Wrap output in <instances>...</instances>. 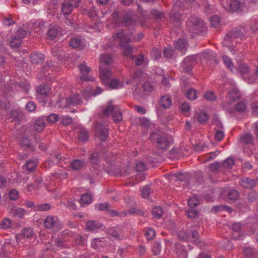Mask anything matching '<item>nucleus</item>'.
Listing matches in <instances>:
<instances>
[{
  "label": "nucleus",
  "instance_id": "4468645a",
  "mask_svg": "<svg viewBox=\"0 0 258 258\" xmlns=\"http://www.w3.org/2000/svg\"><path fill=\"white\" fill-rule=\"evenodd\" d=\"M181 2L177 1L174 5L172 10L170 14V17L174 22H179L181 14L179 11V8Z\"/></svg>",
  "mask_w": 258,
  "mask_h": 258
},
{
  "label": "nucleus",
  "instance_id": "864d4df0",
  "mask_svg": "<svg viewBox=\"0 0 258 258\" xmlns=\"http://www.w3.org/2000/svg\"><path fill=\"white\" fill-rule=\"evenodd\" d=\"M36 166V162L32 160H28L26 163V169L29 172L33 171Z\"/></svg>",
  "mask_w": 258,
  "mask_h": 258
},
{
  "label": "nucleus",
  "instance_id": "dca6fc26",
  "mask_svg": "<svg viewBox=\"0 0 258 258\" xmlns=\"http://www.w3.org/2000/svg\"><path fill=\"white\" fill-rule=\"evenodd\" d=\"M107 233L116 240H121L123 237L121 230L118 226L109 228L107 229Z\"/></svg>",
  "mask_w": 258,
  "mask_h": 258
},
{
  "label": "nucleus",
  "instance_id": "7c9ffc66",
  "mask_svg": "<svg viewBox=\"0 0 258 258\" xmlns=\"http://www.w3.org/2000/svg\"><path fill=\"white\" fill-rule=\"evenodd\" d=\"M241 224L239 223H235L233 224L232 228L233 230L232 233V237L235 240H240L241 239L242 236L240 234L239 232L241 229Z\"/></svg>",
  "mask_w": 258,
  "mask_h": 258
},
{
  "label": "nucleus",
  "instance_id": "6e6d98bb",
  "mask_svg": "<svg viewBox=\"0 0 258 258\" xmlns=\"http://www.w3.org/2000/svg\"><path fill=\"white\" fill-rule=\"evenodd\" d=\"M12 225V221L7 218H4L1 222V226L3 229L10 228Z\"/></svg>",
  "mask_w": 258,
  "mask_h": 258
},
{
  "label": "nucleus",
  "instance_id": "79ce46f5",
  "mask_svg": "<svg viewBox=\"0 0 258 258\" xmlns=\"http://www.w3.org/2000/svg\"><path fill=\"white\" fill-rule=\"evenodd\" d=\"M23 114L17 110H13L11 113V117L13 118V121H20L22 119Z\"/></svg>",
  "mask_w": 258,
  "mask_h": 258
},
{
  "label": "nucleus",
  "instance_id": "412c9836",
  "mask_svg": "<svg viewBox=\"0 0 258 258\" xmlns=\"http://www.w3.org/2000/svg\"><path fill=\"white\" fill-rule=\"evenodd\" d=\"M86 165V163L84 159H75L72 161L70 164L71 169L73 171H78L81 170L83 167Z\"/></svg>",
  "mask_w": 258,
  "mask_h": 258
},
{
  "label": "nucleus",
  "instance_id": "c756f323",
  "mask_svg": "<svg viewBox=\"0 0 258 258\" xmlns=\"http://www.w3.org/2000/svg\"><path fill=\"white\" fill-rule=\"evenodd\" d=\"M175 47L181 53L184 54L187 49V41L184 39H179L175 43Z\"/></svg>",
  "mask_w": 258,
  "mask_h": 258
},
{
  "label": "nucleus",
  "instance_id": "5701e85b",
  "mask_svg": "<svg viewBox=\"0 0 258 258\" xmlns=\"http://www.w3.org/2000/svg\"><path fill=\"white\" fill-rule=\"evenodd\" d=\"M103 85L110 89H117L122 88L123 86V84L122 82H119V81L116 79H110L107 80V83H104Z\"/></svg>",
  "mask_w": 258,
  "mask_h": 258
},
{
  "label": "nucleus",
  "instance_id": "bf43d9fd",
  "mask_svg": "<svg viewBox=\"0 0 258 258\" xmlns=\"http://www.w3.org/2000/svg\"><path fill=\"white\" fill-rule=\"evenodd\" d=\"M92 198L91 195L88 193H85L82 196L81 200L83 204L88 205L91 202Z\"/></svg>",
  "mask_w": 258,
  "mask_h": 258
},
{
  "label": "nucleus",
  "instance_id": "3c124183",
  "mask_svg": "<svg viewBox=\"0 0 258 258\" xmlns=\"http://www.w3.org/2000/svg\"><path fill=\"white\" fill-rule=\"evenodd\" d=\"M111 207L110 204L108 203H100L95 205V208L100 211H105L107 212L108 209Z\"/></svg>",
  "mask_w": 258,
  "mask_h": 258
},
{
  "label": "nucleus",
  "instance_id": "f8f14e48",
  "mask_svg": "<svg viewBox=\"0 0 258 258\" xmlns=\"http://www.w3.org/2000/svg\"><path fill=\"white\" fill-rule=\"evenodd\" d=\"M79 69L81 74L80 77L81 80L84 81H93L94 80L93 78L88 75V73H90L91 71V69L87 66L85 62L79 65Z\"/></svg>",
  "mask_w": 258,
  "mask_h": 258
},
{
  "label": "nucleus",
  "instance_id": "49530a36",
  "mask_svg": "<svg viewBox=\"0 0 258 258\" xmlns=\"http://www.w3.org/2000/svg\"><path fill=\"white\" fill-rule=\"evenodd\" d=\"M101 63L105 64H109L112 61V56L108 54H102L100 58Z\"/></svg>",
  "mask_w": 258,
  "mask_h": 258
},
{
  "label": "nucleus",
  "instance_id": "69168bd1",
  "mask_svg": "<svg viewBox=\"0 0 258 258\" xmlns=\"http://www.w3.org/2000/svg\"><path fill=\"white\" fill-rule=\"evenodd\" d=\"M235 109L238 112H244L246 109V104L243 101H240L235 105Z\"/></svg>",
  "mask_w": 258,
  "mask_h": 258
},
{
  "label": "nucleus",
  "instance_id": "0eeeda50",
  "mask_svg": "<svg viewBox=\"0 0 258 258\" xmlns=\"http://www.w3.org/2000/svg\"><path fill=\"white\" fill-rule=\"evenodd\" d=\"M28 34V32L23 28L19 29L16 34L11 38L10 42L12 47L18 48L21 44V40L24 38Z\"/></svg>",
  "mask_w": 258,
  "mask_h": 258
},
{
  "label": "nucleus",
  "instance_id": "f704fd0d",
  "mask_svg": "<svg viewBox=\"0 0 258 258\" xmlns=\"http://www.w3.org/2000/svg\"><path fill=\"white\" fill-rule=\"evenodd\" d=\"M78 139L83 142H85L88 140V132L85 128H80L78 132Z\"/></svg>",
  "mask_w": 258,
  "mask_h": 258
},
{
  "label": "nucleus",
  "instance_id": "20e7f679",
  "mask_svg": "<svg viewBox=\"0 0 258 258\" xmlns=\"http://www.w3.org/2000/svg\"><path fill=\"white\" fill-rule=\"evenodd\" d=\"M187 28L189 32L194 34L204 33L207 27L205 23L197 16H191L187 21Z\"/></svg>",
  "mask_w": 258,
  "mask_h": 258
},
{
  "label": "nucleus",
  "instance_id": "473e14b6",
  "mask_svg": "<svg viewBox=\"0 0 258 258\" xmlns=\"http://www.w3.org/2000/svg\"><path fill=\"white\" fill-rule=\"evenodd\" d=\"M229 97L233 101L238 100L240 98V93L237 88H233L229 91Z\"/></svg>",
  "mask_w": 258,
  "mask_h": 258
},
{
  "label": "nucleus",
  "instance_id": "f3484780",
  "mask_svg": "<svg viewBox=\"0 0 258 258\" xmlns=\"http://www.w3.org/2000/svg\"><path fill=\"white\" fill-rule=\"evenodd\" d=\"M51 88L47 85H41L36 89V92L38 94V98H44L50 93Z\"/></svg>",
  "mask_w": 258,
  "mask_h": 258
},
{
  "label": "nucleus",
  "instance_id": "cd10ccee",
  "mask_svg": "<svg viewBox=\"0 0 258 258\" xmlns=\"http://www.w3.org/2000/svg\"><path fill=\"white\" fill-rule=\"evenodd\" d=\"M66 102L68 105L76 106L81 104L82 102V100L79 95L74 94L71 97L67 98Z\"/></svg>",
  "mask_w": 258,
  "mask_h": 258
},
{
  "label": "nucleus",
  "instance_id": "de8ad7c7",
  "mask_svg": "<svg viewBox=\"0 0 258 258\" xmlns=\"http://www.w3.org/2000/svg\"><path fill=\"white\" fill-rule=\"evenodd\" d=\"M210 25L214 28L218 27L220 24V18L218 16H214L210 19Z\"/></svg>",
  "mask_w": 258,
  "mask_h": 258
},
{
  "label": "nucleus",
  "instance_id": "13d9d810",
  "mask_svg": "<svg viewBox=\"0 0 258 258\" xmlns=\"http://www.w3.org/2000/svg\"><path fill=\"white\" fill-rule=\"evenodd\" d=\"M22 235L24 237L30 238L33 235V231L30 228H25L22 232Z\"/></svg>",
  "mask_w": 258,
  "mask_h": 258
},
{
  "label": "nucleus",
  "instance_id": "c85d7f7f",
  "mask_svg": "<svg viewBox=\"0 0 258 258\" xmlns=\"http://www.w3.org/2000/svg\"><path fill=\"white\" fill-rule=\"evenodd\" d=\"M61 28L58 26H51L47 31V36L50 40L54 39L58 33L60 32Z\"/></svg>",
  "mask_w": 258,
  "mask_h": 258
},
{
  "label": "nucleus",
  "instance_id": "680f3d73",
  "mask_svg": "<svg viewBox=\"0 0 258 258\" xmlns=\"http://www.w3.org/2000/svg\"><path fill=\"white\" fill-rule=\"evenodd\" d=\"M234 163V161L233 158H228L223 161L222 165L224 167L226 168L230 169L233 166Z\"/></svg>",
  "mask_w": 258,
  "mask_h": 258
},
{
  "label": "nucleus",
  "instance_id": "774afa93",
  "mask_svg": "<svg viewBox=\"0 0 258 258\" xmlns=\"http://www.w3.org/2000/svg\"><path fill=\"white\" fill-rule=\"evenodd\" d=\"M136 168L138 172H143L146 169V164L143 161H138L136 163Z\"/></svg>",
  "mask_w": 258,
  "mask_h": 258
},
{
  "label": "nucleus",
  "instance_id": "5fc2aeb1",
  "mask_svg": "<svg viewBox=\"0 0 258 258\" xmlns=\"http://www.w3.org/2000/svg\"><path fill=\"white\" fill-rule=\"evenodd\" d=\"M204 98L209 101L212 102L215 101L217 97L212 91H206L204 94Z\"/></svg>",
  "mask_w": 258,
  "mask_h": 258
},
{
  "label": "nucleus",
  "instance_id": "bb28decb",
  "mask_svg": "<svg viewBox=\"0 0 258 258\" xmlns=\"http://www.w3.org/2000/svg\"><path fill=\"white\" fill-rule=\"evenodd\" d=\"M20 146L24 150H34V147L31 143L30 139L26 136L22 137L20 140Z\"/></svg>",
  "mask_w": 258,
  "mask_h": 258
},
{
  "label": "nucleus",
  "instance_id": "aec40b11",
  "mask_svg": "<svg viewBox=\"0 0 258 258\" xmlns=\"http://www.w3.org/2000/svg\"><path fill=\"white\" fill-rule=\"evenodd\" d=\"M30 58L31 62L36 64H41L45 59L44 54L38 52L32 53Z\"/></svg>",
  "mask_w": 258,
  "mask_h": 258
},
{
  "label": "nucleus",
  "instance_id": "f257e3e1",
  "mask_svg": "<svg viewBox=\"0 0 258 258\" xmlns=\"http://www.w3.org/2000/svg\"><path fill=\"white\" fill-rule=\"evenodd\" d=\"M247 31L248 28L246 27H238L232 29L225 35L223 42V45L228 47L233 54L242 52L243 46L237 47L236 44L239 43L243 38L249 35Z\"/></svg>",
  "mask_w": 258,
  "mask_h": 258
},
{
  "label": "nucleus",
  "instance_id": "a18cd8bd",
  "mask_svg": "<svg viewBox=\"0 0 258 258\" xmlns=\"http://www.w3.org/2000/svg\"><path fill=\"white\" fill-rule=\"evenodd\" d=\"M152 214L154 218L159 219L161 217L163 214V210L160 206H156L152 210Z\"/></svg>",
  "mask_w": 258,
  "mask_h": 258
},
{
  "label": "nucleus",
  "instance_id": "c03bdc74",
  "mask_svg": "<svg viewBox=\"0 0 258 258\" xmlns=\"http://www.w3.org/2000/svg\"><path fill=\"white\" fill-rule=\"evenodd\" d=\"M258 194L255 190H251L248 192L247 199L250 203H253L257 200Z\"/></svg>",
  "mask_w": 258,
  "mask_h": 258
},
{
  "label": "nucleus",
  "instance_id": "b1692460",
  "mask_svg": "<svg viewBox=\"0 0 258 258\" xmlns=\"http://www.w3.org/2000/svg\"><path fill=\"white\" fill-rule=\"evenodd\" d=\"M172 104V100L170 96L166 95L161 97L159 101L160 106L164 109H168Z\"/></svg>",
  "mask_w": 258,
  "mask_h": 258
},
{
  "label": "nucleus",
  "instance_id": "2f4dec72",
  "mask_svg": "<svg viewBox=\"0 0 258 258\" xmlns=\"http://www.w3.org/2000/svg\"><path fill=\"white\" fill-rule=\"evenodd\" d=\"M56 65L52 61H48L46 63L42 68V72L45 76L46 73L49 71L53 72L56 70Z\"/></svg>",
  "mask_w": 258,
  "mask_h": 258
},
{
  "label": "nucleus",
  "instance_id": "4c0bfd02",
  "mask_svg": "<svg viewBox=\"0 0 258 258\" xmlns=\"http://www.w3.org/2000/svg\"><path fill=\"white\" fill-rule=\"evenodd\" d=\"M90 162L92 165H97L100 160V155L98 152H94L90 154Z\"/></svg>",
  "mask_w": 258,
  "mask_h": 258
},
{
  "label": "nucleus",
  "instance_id": "37998d69",
  "mask_svg": "<svg viewBox=\"0 0 258 258\" xmlns=\"http://www.w3.org/2000/svg\"><path fill=\"white\" fill-rule=\"evenodd\" d=\"M228 199L232 201H236L239 197V192L234 189H231L229 190L228 192Z\"/></svg>",
  "mask_w": 258,
  "mask_h": 258
},
{
  "label": "nucleus",
  "instance_id": "603ef678",
  "mask_svg": "<svg viewBox=\"0 0 258 258\" xmlns=\"http://www.w3.org/2000/svg\"><path fill=\"white\" fill-rule=\"evenodd\" d=\"M252 136L250 134H246L241 136L240 141L245 144H249L251 143Z\"/></svg>",
  "mask_w": 258,
  "mask_h": 258
},
{
  "label": "nucleus",
  "instance_id": "052dcab7",
  "mask_svg": "<svg viewBox=\"0 0 258 258\" xmlns=\"http://www.w3.org/2000/svg\"><path fill=\"white\" fill-rule=\"evenodd\" d=\"M218 154L219 152L218 151L209 153L205 157L203 162L205 163L213 160L218 155Z\"/></svg>",
  "mask_w": 258,
  "mask_h": 258
},
{
  "label": "nucleus",
  "instance_id": "c9c22d12",
  "mask_svg": "<svg viewBox=\"0 0 258 258\" xmlns=\"http://www.w3.org/2000/svg\"><path fill=\"white\" fill-rule=\"evenodd\" d=\"M133 60H134L136 65L137 66L146 64L148 63L147 61L145 59L144 55L142 53L139 54L136 57L134 56Z\"/></svg>",
  "mask_w": 258,
  "mask_h": 258
},
{
  "label": "nucleus",
  "instance_id": "8fccbe9b",
  "mask_svg": "<svg viewBox=\"0 0 258 258\" xmlns=\"http://www.w3.org/2000/svg\"><path fill=\"white\" fill-rule=\"evenodd\" d=\"M249 67L245 63H241L239 65L238 72L242 76L245 75L249 73Z\"/></svg>",
  "mask_w": 258,
  "mask_h": 258
},
{
  "label": "nucleus",
  "instance_id": "6ab92c4d",
  "mask_svg": "<svg viewBox=\"0 0 258 258\" xmlns=\"http://www.w3.org/2000/svg\"><path fill=\"white\" fill-rule=\"evenodd\" d=\"M69 44L72 48L82 49L85 46V43L80 37H76L71 39Z\"/></svg>",
  "mask_w": 258,
  "mask_h": 258
},
{
  "label": "nucleus",
  "instance_id": "6e6552de",
  "mask_svg": "<svg viewBox=\"0 0 258 258\" xmlns=\"http://www.w3.org/2000/svg\"><path fill=\"white\" fill-rule=\"evenodd\" d=\"M45 228L47 229L56 228L60 229L62 228V225L57 216L49 215L47 216L44 221Z\"/></svg>",
  "mask_w": 258,
  "mask_h": 258
},
{
  "label": "nucleus",
  "instance_id": "393cba45",
  "mask_svg": "<svg viewBox=\"0 0 258 258\" xmlns=\"http://www.w3.org/2000/svg\"><path fill=\"white\" fill-rule=\"evenodd\" d=\"M45 119L43 117H40L35 120L33 127L36 132H40L44 130L45 127Z\"/></svg>",
  "mask_w": 258,
  "mask_h": 258
},
{
  "label": "nucleus",
  "instance_id": "1a4fd4ad",
  "mask_svg": "<svg viewBox=\"0 0 258 258\" xmlns=\"http://www.w3.org/2000/svg\"><path fill=\"white\" fill-rule=\"evenodd\" d=\"M196 63V58L195 55H190L182 61L180 66V70L183 72L190 74L192 72L193 66Z\"/></svg>",
  "mask_w": 258,
  "mask_h": 258
},
{
  "label": "nucleus",
  "instance_id": "2eb2a0df",
  "mask_svg": "<svg viewBox=\"0 0 258 258\" xmlns=\"http://www.w3.org/2000/svg\"><path fill=\"white\" fill-rule=\"evenodd\" d=\"M96 130L99 139L102 141H105L108 137V131L103 124L98 123L96 125Z\"/></svg>",
  "mask_w": 258,
  "mask_h": 258
},
{
  "label": "nucleus",
  "instance_id": "f03ea898",
  "mask_svg": "<svg viewBox=\"0 0 258 258\" xmlns=\"http://www.w3.org/2000/svg\"><path fill=\"white\" fill-rule=\"evenodd\" d=\"M113 37L114 39H119V46L122 49L123 54L127 58L133 60L134 58V51L136 47L130 44L132 39L127 37L122 31L115 33L113 35Z\"/></svg>",
  "mask_w": 258,
  "mask_h": 258
},
{
  "label": "nucleus",
  "instance_id": "e2e57ef3",
  "mask_svg": "<svg viewBox=\"0 0 258 258\" xmlns=\"http://www.w3.org/2000/svg\"><path fill=\"white\" fill-rule=\"evenodd\" d=\"M143 75L141 70H137L135 71L132 76V79L135 82L138 83L141 81Z\"/></svg>",
  "mask_w": 258,
  "mask_h": 258
},
{
  "label": "nucleus",
  "instance_id": "9d476101",
  "mask_svg": "<svg viewBox=\"0 0 258 258\" xmlns=\"http://www.w3.org/2000/svg\"><path fill=\"white\" fill-rule=\"evenodd\" d=\"M201 59L208 66H215L218 63L216 54L213 51H204L201 54Z\"/></svg>",
  "mask_w": 258,
  "mask_h": 258
},
{
  "label": "nucleus",
  "instance_id": "58836bf2",
  "mask_svg": "<svg viewBox=\"0 0 258 258\" xmlns=\"http://www.w3.org/2000/svg\"><path fill=\"white\" fill-rule=\"evenodd\" d=\"M51 52L53 56L58 59H61L64 55L63 50L57 47L53 48Z\"/></svg>",
  "mask_w": 258,
  "mask_h": 258
},
{
  "label": "nucleus",
  "instance_id": "338daca9",
  "mask_svg": "<svg viewBox=\"0 0 258 258\" xmlns=\"http://www.w3.org/2000/svg\"><path fill=\"white\" fill-rule=\"evenodd\" d=\"M222 107L229 113H232L233 112V107L230 101L223 102Z\"/></svg>",
  "mask_w": 258,
  "mask_h": 258
},
{
  "label": "nucleus",
  "instance_id": "72a5a7b5",
  "mask_svg": "<svg viewBox=\"0 0 258 258\" xmlns=\"http://www.w3.org/2000/svg\"><path fill=\"white\" fill-rule=\"evenodd\" d=\"M222 59L224 64L231 71H233L235 70L234 64L231 59L226 55H222Z\"/></svg>",
  "mask_w": 258,
  "mask_h": 258
},
{
  "label": "nucleus",
  "instance_id": "a878e982",
  "mask_svg": "<svg viewBox=\"0 0 258 258\" xmlns=\"http://www.w3.org/2000/svg\"><path fill=\"white\" fill-rule=\"evenodd\" d=\"M103 227V224L96 221H89L86 223V228L88 231L98 230Z\"/></svg>",
  "mask_w": 258,
  "mask_h": 258
},
{
  "label": "nucleus",
  "instance_id": "4d7b16f0",
  "mask_svg": "<svg viewBox=\"0 0 258 258\" xmlns=\"http://www.w3.org/2000/svg\"><path fill=\"white\" fill-rule=\"evenodd\" d=\"M177 236L180 240L186 241L190 237V233L185 231L181 230L178 232Z\"/></svg>",
  "mask_w": 258,
  "mask_h": 258
},
{
  "label": "nucleus",
  "instance_id": "7ed1b4c3",
  "mask_svg": "<svg viewBox=\"0 0 258 258\" xmlns=\"http://www.w3.org/2000/svg\"><path fill=\"white\" fill-rule=\"evenodd\" d=\"M149 139L150 141L156 144V147L163 151L169 148L171 144V141L164 134L160 131H154L150 134Z\"/></svg>",
  "mask_w": 258,
  "mask_h": 258
},
{
  "label": "nucleus",
  "instance_id": "423d86ee",
  "mask_svg": "<svg viewBox=\"0 0 258 258\" xmlns=\"http://www.w3.org/2000/svg\"><path fill=\"white\" fill-rule=\"evenodd\" d=\"M224 9L230 12H241L244 8V4L238 0H227L226 4H222Z\"/></svg>",
  "mask_w": 258,
  "mask_h": 258
},
{
  "label": "nucleus",
  "instance_id": "ea45409f",
  "mask_svg": "<svg viewBox=\"0 0 258 258\" xmlns=\"http://www.w3.org/2000/svg\"><path fill=\"white\" fill-rule=\"evenodd\" d=\"M73 8V7L69 2L64 3L61 6V11L64 15H68L72 11Z\"/></svg>",
  "mask_w": 258,
  "mask_h": 258
},
{
  "label": "nucleus",
  "instance_id": "e433bc0d",
  "mask_svg": "<svg viewBox=\"0 0 258 258\" xmlns=\"http://www.w3.org/2000/svg\"><path fill=\"white\" fill-rule=\"evenodd\" d=\"M51 208V205L48 203H43L34 206V210L35 211H47Z\"/></svg>",
  "mask_w": 258,
  "mask_h": 258
},
{
  "label": "nucleus",
  "instance_id": "a211bd4d",
  "mask_svg": "<svg viewBox=\"0 0 258 258\" xmlns=\"http://www.w3.org/2000/svg\"><path fill=\"white\" fill-rule=\"evenodd\" d=\"M111 75L112 72L108 69L100 67V78L103 84L107 83V80L111 79Z\"/></svg>",
  "mask_w": 258,
  "mask_h": 258
},
{
  "label": "nucleus",
  "instance_id": "4be33fe9",
  "mask_svg": "<svg viewBox=\"0 0 258 258\" xmlns=\"http://www.w3.org/2000/svg\"><path fill=\"white\" fill-rule=\"evenodd\" d=\"M92 247L96 249H100L107 246V243L104 238H94L91 242Z\"/></svg>",
  "mask_w": 258,
  "mask_h": 258
},
{
  "label": "nucleus",
  "instance_id": "09e8293b",
  "mask_svg": "<svg viewBox=\"0 0 258 258\" xmlns=\"http://www.w3.org/2000/svg\"><path fill=\"white\" fill-rule=\"evenodd\" d=\"M150 15L156 20L161 19L164 17V14L156 9L151 11Z\"/></svg>",
  "mask_w": 258,
  "mask_h": 258
},
{
  "label": "nucleus",
  "instance_id": "39448f33",
  "mask_svg": "<svg viewBox=\"0 0 258 258\" xmlns=\"http://www.w3.org/2000/svg\"><path fill=\"white\" fill-rule=\"evenodd\" d=\"M112 114V118L114 122L118 123L122 121V116L121 109L117 106L113 105L109 102L105 109L103 111L102 116L108 117Z\"/></svg>",
  "mask_w": 258,
  "mask_h": 258
},
{
  "label": "nucleus",
  "instance_id": "9b49d317",
  "mask_svg": "<svg viewBox=\"0 0 258 258\" xmlns=\"http://www.w3.org/2000/svg\"><path fill=\"white\" fill-rule=\"evenodd\" d=\"M136 23L135 14L134 11H130L125 12L122 17L120 26H131Z\"/></svg>",
  "mask_w": 258,
  "mask_h": 258
},
{
  "label": "nucleus",
  "instance_id": "ddd939ff",
  "mask_svg": "<svg viewBox=\"0 0 258 258\" xmlns=\"http://www.w3.org/2000/svg\"><path fill=\"white\" fill-rule=\"evenodd\" d=\"M239 183L244 188L251 189L258 183V178L253 179L243 177L240 179Z\"/></svg>",
  "mask_w": 258,
  "mask_h": 258
},
{
  "label": "nucleus",
  "instance_id": "a19ab883",
  "mask_svg": "<svg viewBox=\"0 0 258 258\" xmlns=\"http://www.w3.org/2000/svg\"><path fill=\"white\" fill-rule=\"evenodd\" d=\"M186 97L190 100H195L198 98L197 91L195 89H190L186 93Z\"/></svg>",
  "mask_w": 258,
  "mask_h": 258
},
{
  "label": "nucleus",
  "instance_id": "0e129e2a",
  "mask_svg": "<svg viewBox=\"0 0 258 258\" xmlns=\"http://www.w3.org/2000/svg\"><path fill=\"white\" fill-rule=\"evenodd\" d=\"M197 118L200 123H204L208 119V117L205 112H201L198 113Z\"/></svg>",
  "mask_w": 258,
  "mask_h": 258
}]
</instances>
